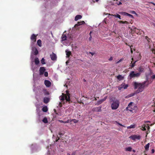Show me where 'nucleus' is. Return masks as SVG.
I'll return each instance as SVG.
<instances>
[{
  "instance_id": "obj_1",
  "label": "nucleus",
  "mask_w": 155,
  "mask_h": 155,
  "mask_svg": "<svg viewBox=\"0 0 155 155\" xmlns=\"http://www.w3.org/2000/svg\"><path fill=\"white\" fill-rule=\"evenodd\" d=\"M149 83L148 81H145L142 83L134 82L133 83V86L134 89H137L136 91L137 93L142 92L146 87H147Z\"/></svg>"
},
{
  "instance_id": "obj_2",
  "label": "nucleus",
  "mask_w": 155,
  "mask_h": 155,
  "mask_svg": "<svg viewBox=\"0 0 155 155\" xmlns=\"http://www.w3.org/2000/svg\"><path fill=\"white\" fill-rule=\"evenodd\" d=\"M66 92V94L62 93V95L59 97L60 99L62 101H64L65 99L67 102H68L70 103L71 100L70 94L68 91H67Z\"/></svg>"
},
{
  "instance_id": "obj_3",
  "label": "nucleus",
  "mask_w": 155,
  "mask_h": 155,
  "mask_svg": "<svg viewBox=\"0 0 155 155\" xmlns=\"http://www.w3.org/2000/svg\"><path fill=\"white\" fill-rule=\"evenodd\" d=\"M120 105L119 101L118 100L113 101L111 104V107L112 110H116L119 107Z\"/></svg>"
},
{
  "instance_id": "obj_4",
  "label": "nucleus",
  "mask_w": 155,
  "mask_h": 155,
  "mask_svg": "<svg viewBox=\"0 0 155 155\" xmlns=\"http://www.w3.org/2000/svg\"><path fill=\"white\" fill-rule=\"evenodd\" d=\"M133 103L130 102L128 105L127 107H126V110H129L131 112H133V110H135L137 109L136 106H135L133 105Z\"/></svg>"
},
{
  "instance_id": "obj_5",
  "label": "nucleus",
  "mask_w": 155,
  "mask_h": 155,
  "mask_svg": "<svg viewBox=\"0 0 155 155\" xmlns=\"http://www.w3.org/2000/svg\"><path fill=\"white\" fill-rule=\"evenodd\" d=\"M130 31H131L132 32V35L133 34V33H135L138 35H141L142 34V31L135 27H132V28H131Z\"/></svg>"
},
{
  "instance_id": "obj_6",
  "label": "nucleus",
  "mask_w": 155,
  "mask_h": 155,
  "mask_svg": "<svg viewBox=\"0 0 155 155\" xmlns=\"http://www.w3.org/2000/svg\"><path fill=\"white\" fill-rule=\"evenodd\" d=\"M140 75V73H135L134 71H131L130 72L129 75V78L130 79L133 78H138Z\"/></svg>"
},
{
  "instance_id": "obj_7",
  "label": "nucleus",
  "mask_w": 155,
  "mask_h": 155,
  "mask_svg": "<svg viewBox=\"0 0 155 155\" xmlns=\"http://www.w3.org/2000/svg\"><path fill=\"white\" fill-rule=\"evenodd\" d=\"M129 138L132 140L135 141L136 139L139 140L140 139L141 137L140 135H134L130 136Z\"/></svg>"
},
{
  "instance_id": "obj_8",
  "label": "nucleus",
  "mask_w": 155,
  "mask_h": 155,
  "mask_svg": "<svg viewBox=\"0 0 155 155\" xmlns=\"http://www.w3.org/2000/svg\"><path fill=\"white\" fill-rule=\"evenodd\" d=\"M46 69L45 68L43 67H41L39 69V74L40 75H43L45 72Z\"/></svg>"
},
{
  "instance_id": "obj_9",
  "label": "nucleus",
  "mask_w": 155,
  "mask_h": 155,
  "mask_svg": "<svg viewBox=\"0 0 155 155\" xmlns=\"http://www.w3.org/2000/svg\"><path fill=\"white\" fill-rule=\"evenodd\" d=\"M50 57L51 60L53 61L56 60L57 58L56 55L53 52H52V54L50 55Z\"/></svg>"
},
{
  "instance_id": "obj_10",
  "label": "nucleus",
  "mask_w": 155,
  "mask_h": 155,
  "mask_svg": "<svg viewBox=\"0 0 155 155\" xmlns=\"http://www.w3.org/2000/svg\"><path fill=\"white\" fill-rule=\"evenodd\" d=\"M44 84L45 86L47 87H50L51 84V82L48 80H45L44 81Z\"/></svg>"
},
{
  "instance_id": "obj_11",
  "label": "nucleus",
  "mask_w": 155,
  "mask_h": 155,
  "mask_svg": "<svg viewBox=\"0 0 155 155\" xmlns=\"http://www.w3.org/2000/svg\"><path fill=\"white\" fill-rule=\"evenodd\" d=\"M92 111H93L101 112V107H94L92 109Z\"/></svg>"
},
{
  "instance_id": "obj_12",
  "label": "nucleus",
  "mask_w": 155,
  "mask_h": 155,
  "mask_svg": "<svg viewBox=\"0 0 155 155\" xmlns=\"http://www.w3.org/2000/svg\"><path fill=\"white\" fill-rule=\"evenodd\" d=\"M38 35H35L34 34H32L31 37V40L33 41L34 42H35L36 41V37Z\"/></svg>"
},
{
  "instance_id": "obj_13",
  "label": "nucleus",
  "mask_w": 155,
  "mask_h": 155,
  "mask_svg": "<svg viewBox=\"0 0 155 155\" xmlns=\"http://www.w3.org/2000/svg\"><path fill=\"white\" fill-rule=\"evenodd\" d=\"M139 60H135L134 62L133 61H131V63H130V66L131 68H133L135 66V63Z\"/></svg>"
},
{
  "instance_id": "obj_14",
  "label": "nucleus",
  "mask_w": 155,
  "mask_h": 155,
  "mask_svg": "<svg viewBox=\"0 0 155 155\" xmlns=\"http://www.w3.org/2000/svg\"><path fill=\"white\" fill-rule=\"evenodd\" d=\"M107 99V97H105L103 99L98 101L97 102V104L99 105L101 104L103 102L105 101Z\"/></svg>"
},
{
  "instance_id": "obj_15",
  "label": "nucleus",
  "mask_w": 155,
  "mask_h": 155,
  "mask_svg": "<svg viewBox=\"0 0 155 155\" xmlns=\"http://www.w3.org/2000/svg\"><path fill=\"white\" fill-rule=\"evenodd\" d=\"M85 24V22L84 21H82L81 22H78V23L74 25V27H76L77 26H80L81 25L84 24Z\"/></svg>"
},
{
  "instance_id": "obj_16",
  "label": "nucleus",
  "mask_w": 155,
  "mask_h": 155,
  "mask_svg": "<svg viewBox=\"0 0 155 155\" xmlns=\"http://www.w3.org/2000/svg\"><path fill=\"white\" fill-rule=\"evenodd\" d=\"M65 52L67 57H69L71 54V52L70 51H68L67 50L65 51Z\"/></svg>"
},
{
  "instance_id": "obj_17",
  "label": "nucleus",
  "mask_w": 155,
  "mask_h": 155,
  "mask_svg": "<svg viewBox=\"0 0 155 155\" xmlns=\"http://www.w3.org/2000/svg\"><path fill=\"white\" fill-rule=\"evenodd\" d=\"M82 17V16L81 15H77L75 18V20L76 21L78 20V19H81Z\"/></svg>"
},
{
  "instance_id": "obj_18",
  "label": "nucleus",
  "mask_w": 155,
  "mask_h": 155,
  "mask_svg": "<svg viewBox=\"0 0 155 155\" xmlns=\"http://www.w3.org/2000/svg\"><path fill=\"white\" fill-rule=\"evenodd\" d=\"M49 101V99L48 97H45L43 99V102L45 104L48 103Z\"/></svg>"
},
{
  "instance_id": "obj_19",
  "label": "nucleus",
  "mask_w": 155,
  "mask_h": 155,
  "mask_svg": "<svg viewBox=\"0 0 155 155\" xmlns=\"http://www.w3.org/2000/svg\"><path fill=\"white\" fill-rule=\"evenodd\" d=\"M121 87L120 88H119L118 89L119 90H120L121 89V88H124V89H126L127 87H128V85L127 84H122L121 85Z\"/></svg>"
},
{
  "instance_id": "obj_20",
  "label": "nucleus",
  "mask_w": 155,
  "mask_h": 155,
  "mask_svg": "<svg viewBox=\"0 0 155 155\" xmlns=\"http://www.w3.org/2000/svg\"><path fill=\"white\" fill-rule=\"evenodd\" d=\"M35 63L36 65H38L40 61L38 58H35Z\"/></svg>"
},
{
  "instance_id": "obj_21",
  "label": "nucleus",
  "mask_w": 155,
  "mask_h": 155,
  "mask_svg": "<svg viewBox=\"0 0 155 155\" xmlns=\"http://www.w3.org/2000/svg\"><path fill=\"white\" fill-rule=\"evenodd\" d=\"M42 110L44 112H46L48 110V109L47 106L44 107L42 108Z\"/></svg>"
},
{
  "instance_id": "obj_22",
  "label": "nucleus",
  "mask_w": 155,
  "mask_h": 155,
  "mask_svg": "<svg viewBox=\"0 0 155 155\" xmlns=\"http://www.w3.org/2000/svg\"><path fill=\"white\" fill-rule=\"evenodd\" d=\"M37 44L39 47H41L42 46L41 40L40 39L38 40L37 41Z\"/></svg>"
},
{
  "instance_id": "obj_23",
  "label": "nucleus",
  "mask_w": 155,
  "mask_h": 155,
  "mask_svg": "<svg viewBox=\"0 0 155 155\" xmlns=\"http://www.w3.org/2000/svg\"><path fill=\"white\" fill-rule=\"evenodd\" d=\"M149 146L150 143H148L144 146V148L146 151H147L149 150Z\"/></svg>"
},
{
  "instance_id": "obj_24",
  "label": "nucleus",
  "mask_w": 155,
  "mask_h": 155,
  "mask_svg": "<svg viewBox=\"0 0 155 155\" xmlns=\"http://www.w3.org/2000/svg\"><path fill=\"white\" fill-rule=\"evenodd\" d=\"M124 15H125L128 16L132 18H134V16L133 15H132L131 14H129L127 12H124Z\"/></svg>"
},
{
  "instance_id": "obj_25",
  "label": "nucleus",
  "mask_w": 155,
  "mask_h": 155,
  "mask_svg": "<svg viewBox=\"0 0 155 155\" xmlns=\"http://www.w3.org/2000/svg\"><path fill=\"white\" fill-rule=\"evenodd\" d=\"M120 23H122L123 24H128L129 22L127 21H118Z\"/></svg>"
},
{
  "instance_id": "obj_26",
  "label": "nucleus",
  "mask_w": 155,
  "mask_h": 155,
  "mask_svg": "<svg viewBox=\"0 0 155 155\" xmlns=\"http://www.w3.org/2000/svg\"><path fill=\"white\" fill-rule=\"evenodd\" d=\"M126 151H131L132 150V148L130 147H128L125 148Z\"/></svg>"
},
{
  "instance_id": "obj_27",
  "label": "nucleus",
  "mask_w": 155,
  "mask_h": 155,
  "mask_svg": "<svg viewBox=\"0 0 155 155\" xmlns=\"http://www.w3.org/2000/svg\"><path fill=\"white\" fill-rule=\"evenodd\" d=\"M61 38L63 41L66 40L67 39L66 36L65 35H63L62 36Z\"/></svg>"
},
{
  "instance_id": "obj_28",
  "label": "nucleus",
  "mask_w": 155,
  "mask_h": 155,
  "mask_svg": "<svg viewBox=\"0 0 155 155\" xmlns=\"http://www.w3.org/2000/svg\"><path fill=\"white\" fill-rule=\"evenodd\" d=\"M135 127V125L131 124L130 126L127 127V129L134 128Z\"/></svg>"
},
{
  "instance_id": "obj_29",
  "label": "nucleus",
  "mask_w": 155,
  "mask_h": 155,
  "mask_svg": "<svg viewBox=\"0 0 155 155\" xmlns=\"http://www.w3.org/2000/svg\"><path fill=\"white\" fill-rule=\"evenodd\" d=\"M134 93H132L130 94H129L127 95V96H126L125 98H128L130 97L133 96H134Z\"/></svg>"
},
{
  "instance_id": "obj_30",
  "label": "nucleus",
  "mask_w": 155,
  "mask_h": 155,
  "mask_svg": "<svg viewBox=\"0 0 155 155\" xmlns=\"http://www.w3.org/2000/svg\"><path fill=\"white\" fill-rule=\"evenodd\" d=\"M114 3L118 5H120L122 4V3L120 2H119L117 0H114Z\"/></svg>"
},
{
  "instance_id": "obj_31",
  "label": "nucleus",
  "mask_w": 155,
  "mask_h": 155,
  "mask_svg": "<svg viewBox=\"0 0 155 155\" xmlns=\"http://www.w3.org/2000/svg\"><path fill=\"white\" fill-rule=\"evenodd\" d=\"M138 71H139V73H140L141 74V73L144 71V69L143 68H140L138 69Z\"/></svg>"
},
{
  "instance_id": "obj_32",
  "label": "nucleus",
  "mask_w": 155,
  "mask_h": 155,
  "mask_svg": "<svg viewBox=\"0 0 155 155\" xmlns=\"http://www.w3.org/2000/svg\"><path fill=\"white\" fill-rule=\"evenodd\" d=\"M146 125H145V124H143L141 126V128H142V130H143V131L146 130Z\"/></svg>"
},
{
  "instance_id": "obj_33",
  "label": "nucleus",
  "mask_w": 155,
  "mask_h": 155,
  "mask_svg": "<svg viewBox=\"0 0 155 155\" xmlns=\"http://www.w3.org/2000/svg\"><path fill=\"white\" fill-rule=\"evenodd\" d=\"M42 121L45 123H47L48 122L47 119L46 117H45L42 120Z\"/></svg>"
},
{
  "instance_id": "obj_34",
  "label": "nucleus",
  "mask_w": 155,
  "mask_h": 155,
  "mask_svg": "<svg viewBox=\"0 0 155 155\" xmlns=\"http://www.w3.org/2000/svg\"><path fill=\"white\" fill-rule=\"evenodd\" d=\"M45 60L44 59V58H42L41 61V63L43 64H45Z\"/></svg>"
},
{
  "instance_id": "obj_35",
  "label": "nucleus",
  "mask_w": 155,
  "mask_h": 155,
  "mask_svg": "<svg viewBox=\"0 0 155 155\" xmlns=\"http://www.w3.org/2000/svg\"><path fill=\"white\" fill-rule=\"evenodd\" d=\"M72 121H73L74 123H76L78 122V120L75 119H73L71 120H70V122H71Z\"/></svg>"
},
{
  "instance_id": "obj_36",
  "label": "nucleus",
  "mask_w": 155,
  "mask_h": 155,
  "mask_svg": "<svg viewBox=\"0 0 155 155\" xmlns=\"http://www.w3.org/2000/svg\"><path fill=\"white\" fill-rule=\"evenodd\" d=\"M38 51L37 49H36L35 51L34 52V54L35 55H36L38 54Z\"/></svg>"
},
{
  "instance_id": "obj_37",
  "label": "nucleus",
  "mask_w": 155,
  "mask_h": 155,
  "mask_svg": "<svg viewBox=\"0 0 155 155\" xmlns=\"http://www.w3.org/2000/svg\"><path fill=\"white\" fill-rule=\"evenodd\" d=\"M117 78L118 79L120 80L122 79L123 78V77L121 75H119L118 76H117Z\"/></svg>"
},
{
  "instance_id": "obj_38",
  "label": "nucleus",
  "mask_w": 155,
  "mask_h": 155,
  "mask_svg": "<svg viewBox=\"0 0 155 155\" xmlns=\"http://www.w3.org/2000/svg\"><path fill=\"white\" fill-rule=\"evenodd\" d=\"M145 38V39L149 42H150V39L149 38H148L147 36H146Z\"/></svg>"
},
{
  "instance_id": "obj_39",
  "label": "nucleus",
  "mask_w": 155,
  "mask_h": 155,
  "mask_svg": "<svg viewBox=\"0 0 155 155\" xmlns=\"http://www.w3.org/2000/svg\"><path fill=\"white\" fill-rule=\"evenodd\" d=\"M44 76L45 77H47L48 76V72H45L44 73Z\"/></svg>"
},
{
  "instance_id": "obj_40",
  "label": "nucleus",
  "mask_w": 155,
  "mask_h": 155,
  "mask_svg": "<svg viewBox=\"0 0 155 155\" xmlns=\"http://www.w3.org/2000/svg\"><path fill=\"white\" fill-rule=\"evenodd\" d=\"M146 127L147 128V129L148 130H149L150 129V127H149L148 124H147V125H146Z\"/></svg>"
},
{
  "instance_id": "obj_41",
  "label": "nucleus",
  "mask_w": 155,
  "mask_h": 155,
  "mask_svg": "<svg viewBox=\"0 0 155 155\" xmlns=\"http://www.w3.org/2000/svg\"><path fill=\"white\" fill-rule=\"evenodd\" d=\"M117 18H119L120 19H121V18H120V16L119 14H117Z\"/></svg>"
},
{
  "instance_id": "obj_42",
  "label": "nucleus",
  "mask_w": 155,
  "mask_h": 155,
  "mask_svg": "<svg viewBox=\"0 0 155 155\" xmlns=\"http://www.w3.org/2000/svg\"><path fill=\"white\" fill-rule=\"evenodd\" d=\"M152 79H155V74L153 75L151 77Z\"/></svg>"
},
{
  "instance_id": "obj_43",
  "label": "nucleus",
  "mask_w": 155,
  "mask_h": 155,
  "mask_svg": "<svg viewBox=\"0 0 155 155\" xmlns=\"http://www.w3.org/2000/svg\"><path fill=\"white\" fill-rule=\"evenodd\" d=\"M70 120H68L67 121H64V123H68L70 122Z\"/></svg>"
},
{
  "instance_id": "obj_44",
  "label": "nucleus",
  "mask_w": 155,
  "mask_h": 155,
  "mask_svg": "<svg viewBox=\"0 0 155 155\" xmlns=\"http://www.w3.org/2000/svg\"><path fill=\"white\" fill-rule=\"evenodd\" d=\"M129 46H130V51H131V53H132L133 52V51H132V50L131 48V47H133V46L132 45H131V46H130L129 45Z\"/></svg>"
},
{
  "instance_id": "obj_45",
  "label": "nucleus",
  "mask_w": 155,
  "mask_h": 155,
  "mask_svg": "<svg viewBox=\"0 0 155 155\" xmlns=\"http://www.w3.org/2000/svg\"><path fill=\"white\" fill-rule=\"evenodd\" d=\"M152 107H154V109L153 110L154 112H155V103L153 104V105H152Z\"/></svg>"
},
{
  "instance_id": "obj_46",
  "label": "nucleus",
  "mask_w": 155,
  "mask_h": 155,
  "mask_svg": "<svg viewBox=\"0 0 155 155\" xmlns=\"http://www.w3.org/2000/svg\"><path fill=\"white\" fill-rule=\"evenodd\" d=\"M109 15H111L112 16H114V17H117V14L116 15H115V14H114V15H113V14L110 15V14H109Z\"/></svg>"
},
{
  "instance_id": "obj_47",
  "label": "nucleus",
  "mask_w": 155,
  "mask_h": 155,
  "mask_svg": "<svg viewBox=\"0 0 155 155\" xmlns=\"http://www.w3.org/2000/svg\"><path fill=\"white\" fill-rule=\"evenodd\" d=\"M58 105L59 107H62V103L61 102H60Z\"/></svg>"
},
{
  "instance_id": "obj_48",
  "label": "nucleus",
  "mask_w": 155,
  "mask_h": 155,
  "mask_svg": "<svg viewBox=\"0 0 155 155\" xmlns=\"http://www.w3.org/2000/svg\"><path fill=\"white\" fill-rule=\"evenodd\" d=\"M113 59V58L112 57H111L109 59V60L110 61L112 60Z\"/></svg>"
},
{
  "instance_id": "obj_49",
  "label": "nucleus",
  "mask_w": 155,
  "mask_h": 155,
  "mask_svg": "<svg viewBox=\"0 0 155 155\" xmlns=\"http://www.w3.org/2000/svg\"><path fill=\"white\" fill-rule=\"evenodd\" d=\"M154 149H152V150H151V152H152V153H154Z\"/></svg>"
},
{
  "instance_id": "obj_50",
  "label": "nucleus",
  "mask_w": 155,
  "mask_h": 155,
  "mask_svg": "<svg viewBox=\"0 0 155 155\" xmlns=\"http://www.w3.org/2000/svg\"><path fill=\"white\" fill-rule=\"evenodd\" d=\"M131 13L132 14H136V13L134 11H132L131 12Z\"/></svg>"
},
{
  "instance_id": "obj_51",
  "label": "nucleus",
  "mask_w": 155,
  "mask_h": 155,
  "mask_svg": "<svg viewBox=\"0 0 155 155\" xmlns=\"http://www.w3.org/2000/svg\"><path fill=\"white\" fill-rule=\"evenodd\" d=\"M117 124H119L120 125V126H123V127H124V126H123V125H122V124L119 123H117Z\"/></svg>"
},
{
  "instance_id": "obj_52",
  "label": "nucleus",
  "mask_w": 155,
  "mask_h": 155,
  "mask_svg": "<svg viewBox=\"0 0 155 155\" xmlns=\"http://www.w3.org/2000/svg\"><path fill=\"white\" fill-rule=\"evenodd\" d=\"M58 134L60 135H63V134L61 133V132H59V133H58Z\"/></svg>"
},
{
  "instance_id": "obj_53",
  "label": "nucleus",
  "mask_w": 155,
  "mask_h": 155,
  "mask_svg": "<svg viewBox=\"0 0 155 155\" xmlns=\"http://www.w3.org/2000/svg\"><path fill=\"white\" fill-rule=\"evenodd\" d=\"M69 63V61H67L66 62V64H68Z\"/></svg>"
},
{
  "instance_id": "obj_54",
  "label": "nucleus",
  "mask_w": 155,
  "mask_h": 155,
  "mask_svg": "<svg viewBox=\"0 0 155 155\" xmlns=\"http://www.w3.org/2000/svg\"><path fill=\"white\" fill-rule=\"evenodd\" d=\"M58 137V139H57L56 140V142H57L58 141V140L59 139V138Z\"/></svg>"
},
{
  "instance_id": "obj_55",
  "label": "nucleus",
  "mask_w": 155,
  "mask_h": 155,
  "mask_svg": "<svg viewBox=\"0 0 155 155\" xmlns=\"http://www.w3.org/2000/svg\"><path fill=\"white\" fill-rule=\"evenodd\" d=\"M90 53L92 55H93L94 54V53L91 52H90Z\"/></svg>"
},
{
  "instance_id": "obj_56",
  "label": "nucleus",
  "mask_w": 155,
  "mask_h": 155,
  "mask_svg": "<svg viewBox=\"0 0 155 155\" xmlns=\"http://www.w3.org/2000/svg\"><path fill=\"white\" fill-rule=\"evenodd\" d=\"M75 152H74L72 153V154L71 155H75Z\"/></svg>"
},
{
  "instance_id": "obj_57",
  "label": "nucleus",
  "mask_w": 155,
  "mask_h": 155,
  "mask_svg": "<svg viewBox=\"0 0 155 155\" xmlns=\"http://www.w3.org/2000/svg\"><path fill=\"white\" fill-rule=\"evenodd\" d=\"M154 124H155V123H153V124H150V126H152Z\"/></svg>"
},
{
  "instance_id": "obj_58",
  "label": "nucleus",
  "mask_w": 155,
  "mask_h": 155,
  "mask_svg": "<svg viewBox=\"0 0 155 155\" xmlns=\"http://www.w3.org/2000/svg\"><path fill=\"white\" fill-rule=\"evenodd\" d=\"M91 38H92L91 36L89 38V39L90 41L91 40Z\"/></svg>"
},
{
  "instance_id": "obj_59",
  "label": "nucleus",
  "mask_w": 155,
  "mask_h": 155,
  "mask_svg": "<svg viewBox=\"0 0 155 155\" xmlns=\"http://www.w3.org/2000/svg\"><path fill=\"white\" fill-rule=\"evenodd\" d=\"M150 122L149 121H145V123H148V122Z\"/></svg>"
},
{
  "instance_id": "obj_60",
  "label": "nucleus",
  "mask_w": 155,
  "mask_h": 155,
  "mask_svg": "<svg viewBox=\"0 0 155 155\" xmlns=\"http://www.w3.org/2000/svg\"><path fill=\"white\" fill-rule=\"evenodd\" d=\"M131 60H132V61H133L134 60V58H132V59H131Z\"/></svg>"
},
{
  "instance_id": "obj_61",
  "label": "nucleus",
  "mask_w": 155,
  "mask_h": 155,
  "mask_svg": "<svg viewBox=\"0 0 155 155\" xmlns=\"http://www.w3.org/2000/svg\"><path fill=\"white\" fill-rule=\"evenodd\" d=\"M79 103L80 104H81V103H83L82 102H79Z\"/></svg>"
},
{
  "instance_id": "obj_62",
  "label": "nucleus",
  "mask_w": 155,
  "mask_h": 155,
  "mask_svg": "<svg viewBox=\"0 0 155 155\" xmlns=\"http://www.w3.org/2000/svg\"><path fill=\"white\" fill-rule=\"evenodd\" d=\"M133 151L134 153L135 152V150H133Z\"/></svg>"
},
{
  "instance_id": "obj_63",
  "label": "nucleus",
  "mask_w": 155,
  "mask_h": 155,
  "mask_svg": "<svg viewBox=\"0 0 155 155\" xmlns=\"http://www.w3.org/2000/svg\"><path fill=\"white\" fill-rule=\"evenodd\" d=\"M60 121L61 122H64V121H63V120H60Z\"/></svg>"
},
{
  "instance_id": "obj_64",
  "label": "nucleus",
  "mask_w": 155,
  "mask_h": 155,
  "mask_svg": "<svg viewBox=\"0 0 155 155\" xmlns=\"http://www.w3.org/2000/svg\"><path fill=\"white\" fill-rule=\"evenodd\" d=\"M99 0H95L96 2H98Z\"/></svg>"
}]
</instances>
